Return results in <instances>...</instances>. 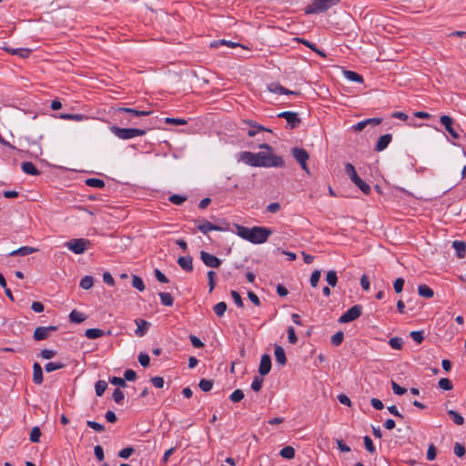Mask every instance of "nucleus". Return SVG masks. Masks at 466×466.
<instances>
[{
    "label": "nucleus",
    "instance_id": "obj_42",
    "mask_svg": "<svg viewBox=\"0 0 466 466\" xmlns=\"http://www.w3.org/2000/svg\"><path fill=\"white\" fill-rule=\"evenodd\" d=\"M107 383L105 380H98L96 383L95 389H96V394L97 396H102L106 390Z\"/></svg>",
    "mask_w": 466,
    "mask_h": 466
},
{
    "label": "nucleus",
    "instance_id": "obj_1",
    "mask_svg": "<svg viewBox=\"0 0 466 466\" xmlns=\"http://www.w3.org/2000/svg\"><path fill=\"white\" fill-rule=\"evenodd\" d=\"M259 148L266 149L258 153L244 151L240 153L239 160L251 167H282L285 161L282 157L273 154V148L268 144L259 145Z\"/></svg>",
    "mask_w": 466,
    "mask_h": 466
},
{
    "label": "nucleus",
    "instance_id": "obj_7",
    "mask_svg": "<svg viewBox=\"0 0 466 466\" xmlns=\"http://www.w3.org/2000/svg\"><path fill=\"white\" fill-rule=\"evenodd\" d=\"M292 157L296 159V161L300 165L301 168L306 171L307 173H309L307 161L309 159V153L304 149L300 147H293L291 150Z\"/></svg>",
    "mask_w": 466,
    "mask_h": 466
},
{
    "label": "nucleus",
    "instance_id": "obj_23",
    "mask_svg": "<svg viewBox=\"0 0 466 466\" xmlns=\"http://www.w3.org/2000/svg\"><path fill=\"white\" fill-rule=\"evenodd\" d=\"M22 170L28 175L37 176L40 174L39 170L35 167L32 162H23L21 165Z\"/></svg>",
    "mask_w": 466,
    "mask_h": 466
},
{
    "label": "nucleus",
    "instance_id": "obj_28",
    "mask_svg": "<svg viewBox=\"0 0 466 466\" xmlns=\"http://www.w3.org/2000/svg\"><path fill=\"white\" fill-rule=\"evenodd\" d=\"M105 332L100 329H88L86 330L85 335L90 339H95L102 337Z\"/></svg>",
    "mask_w": 466,
    "mask_h": 466
},
{
    "label": "nucleus",
    "instance_id": "obj_29",
    "mask_svg": "<svg viewBox=\"0 0 466 466\" xmlns=\"http://www.w3.org/2000/svg\"><path fill=\"white\" fill-rule=\"evenodd\" d=\"M260 131H268L271 132L270 129L264 127L263 126L252 124L250 126V128L248 130V135L249 137H255L257 134H258Z\"/></svg>",
    "mask_w": 466,
    "mask_h": 466
},
{
    "label": "nucleus",
    "instance_id": "obj_8",
    "mask_svg": "<svg viewBox=\"0 0 466 466\" xmlns=\"http://www.w3.org/2000/svg\"><path fill=\"white\" fill-rule=\"evenodd\" d=\"M362 312L361 305H354L350 308L344 314H342L339 319L340 323H349L357 319Z\"/></svg>",
    "mask_w": 466,
    "mask_h": 466
},
{
    "label": "nucleus",
    "instance_id": "obj_9",
    "mask_svg": "<svg viewBox=\"0 0 466 466\" xmlns=\"http://www.w3.org/2000/svg\"><path fill=\"white\" fill-rule=\"evenodd\" d=\"M279 117L284 118L289 128L293 129L299 126L301 120L299 117L298 113L291 111H284L278 115Z\"/></svg>",
    "mask_w": 466,
    "mask_h": 466
},
{
    "label": "nucleus",
    "instance_id": "obj_14",
    "mask_svg": "<svg viewBox=\"0 0 466 466\" xmlns=\"http://www.w3.org/2000/svg\"><path fill=\"white\" fill-rule=\"evenodd\" d=\"M268 89L271 93L279 94V95H297L298 94L297 92L287 89L286 87H284L278 82L270 83L268 86Z\"/></svg>",
    "mask_w": 466,
    "mask_h": 466
},
{
    "label": "nucleus",
    "instance_id": "obj_48",
    "mask_svg": "<svg viewBox=\"0 0 466 466\" xmlns=\"http://www.w3.org/2000/svg\"><path fill=\"white\" fill-rule=\"evenodd\" d=\"M439 387L444 390H451L453 386L450 379L442 378L439 380Z\"/></svg>",
    "mask_w": 466,
    "mask_h": 466
},
{
    "label": "nucleus",
    "instance_id": "obj_33",
    "mask_svg": "<svg viewBox=\"0 0 466 466\" xmlns=\"http://www.w3.org/2000/svg\"><path fill=\"white\" fill-rule=\"evenodd\" d=\"M159 297H160L161 303L163 305L168 306V307L173 305L174 299L170 293L160 292Z\"/></svg>",
    "mask_w": 466,
    "mask_h": 466
},
{
    "label": "nucleus",
    "instance_id": "obj_19",
    "mask_svg": "<svg viewBox=\"0 0 466 466\" xmlns=\"http://www.w3.org/2000/svg\"><path fill=\"white\" fill-rule=\"evenodd\" d=\"M118 111H119V112H123V113L129 114V115H131L132 116H137V117H139V116H148V115H150V114H151V111L137 110V109L129 108V107H119V108H118Z\"/></svg>",
    "mask_w": 466,
    "mask_h": 466
},
{
    "label": "nucleus",
    "instance_id": "obj_15",
    "mask_svg": "<svg viewBox=\"0 0 466 466\" xmlns=\"http://www.w3.org/2000/svg\"><path fill=\"white\" fill-rule=\"evenodd\" d=\"M392 136L390 134H385L378 139L375 145V151L380 152L388 147L389 144L391 142Z\"/></svg>",
    "mask_w": 466,
    "mask_h": 466
},
{
    "label": "nucleus",
    "instance_id": "obj_53",
    "mask_svg": "<svg viewBox=\"0 0 466 466\" xmlns=\"http://www.w3.org/2000/svg\"><path fill=\"white\" fill-rule=\"evenodd\" d=\"M363 441H364V446H365L366 450L370 453H374L376 449L372 442V440L369 436H365L363 438Z\"/></svg>",
    "mask_w": 466,
    "mask_h": 466
},
{
    "label": "nucleus",
    "instance_id": "obj_57",
    "mask_svg": "<svg viewBox=\"0 0 466 466\" xmlns=\"http://www.w3.org/2000/svg\"><path fill=\"white\" fill-rule=\"evenodd\" d=\"M86 424L89 428L93 429L96 431L102 432L105 431V427L96 421L87 420Z\"/></svg>",
    "mask_w": 466,
    "mask_h": 466
},
{
    "label": "nucleus",
    "instance_id": "obj_6",
    "mask_svg": "<svg viewBox=\"0 0 466 466\" xmlns=\"http://www.w3.org/2000/svg\"><path fill=\"white\" fill-rule=\"evenodd\" d=\"M90 244V241L85 238H73L66 243V246L73 251L75 254H83L87 246Z\"/></svg>",
    "mask_w": 466,
    "mask_h": 466
},
{
    "label": "nucleus",
    "instance_id": "obj_3",
    "mask_svg": "<svg viewBox=\"0 0 466 466\" xmlns=\"http://www.w3.org/2000/svg\"><path fill=\"white\" fill-rule=\"evenodd\" d=\"M110 131L119 139L127 140L146 135L147 131L141 128H122L116 126L109 127Z\"/></svg>",
    "mask_w": 466,
    "mask_h": 466
},
{
    "label": "nucleus",
    "instance_id": "obj_41",
    "mask_svg": "<svg viewBox=\"0 0 466 466\" xmlns=\"http://www.w3.org/2000/svg\"><path fill=\"white\" fill-rule=\"evenodd\" d=\"M132 286L139 291H143L145 289V284L142 279L136 275L132 278Z\"/></svg>",
    "mask_w": 466,
    "mask_h": 466
},
{
    "label": "nucleus",
    "instance_id": "obj_59",
    "mask_svg": "<svg viewBox=\"0 0 466 466\" xmlns=\"http://www.w3.org/2000/svg\"><path fill=\"white\" fill-rule=\"evenodd\" d=\"M133 452L134 449L132 447H127L119 451L118 456L122 459H128Z\"/></svg>",
    "mask_w": 466,
    "mask_h": 466
},
{
    "label": "nucleus",
    "instance_id": "obj_43",
    "mask_svg": "<svg viewBox=\"0 0 466 466\" xmlns=\"http://www.w3.org/2000/svg\"><path fill=\"white\" fill-rule=\"evenodd\" d=\"M244 398V393L241 390H235L229 396V400L236 403L242 400Z\"/></svg>",
    "mask_w": 466,
    "mask_h": 466
},
{
    "label": "nucleus",
    "instance_id": "obj_4",
    "mask_svg": "<svg viewBox=\"0 0 466 466\" xmlns=\"http://www.w3.org/2000/svg\"><path fill=\"white\" fill-rule=\"evenodd\" d=\"M345 172L350 177V180L365 194L370 193V187L363 181L357 174L354 166L350 163L345 165Z\"/></svg>",
    "mask_w": 466,
    "mask_h": 466
},
{
    "label": "nucleus",
    "instance_id": "obj_60",
    "mask_svg": "<svg viewBox=\"0 0 466 466\" xmlns=\"http://www.w3.org/2000/svg\"><path fill=\"white\" fill-rule=\"evenodd\" d=\"M391 388L396 395H403L404 393L407 392V390L405 388H402L395 381H391Z\"/></svg>",
    "mask_w": 466,
    "mask_h": 466
},
{
    "label": "nucleus",
    "instance_id": "obj_27",
    "mask_svg": "<svg viewBox=\"0 0 466 466\" xmlns=\"http://www.w3.org/2000/svg\"><path fill=\"white\" fill-rule=\"evenodd\" d=\"M418 293L420 296H421L423 298H427V299H431L434 295L433 290L429 286H427L425 284L420 285L418 287Z\"/></svg>",
    "mask_w": 466,
    "mask_h": 466
},
{
    "label": "nucleus",
    "instance_id": "obj_49",
    "mask_svg": "<svg viewBox=\"0 0 466 466\" xmlns=\"http://www.w3.org/2000/svg\"><path fill=\"white\" fill-rule=\"evenodd\" d=\"M41 431L38 427H34L30 433V441L34 443L39 442Z\"/></svg>",
    "mask_w": 466,
    "mask_h": 466
},
{
    "label": "nucleus",
    "instance_id": "obj_34",
    "mask_svg": "<svg viewBox=\"0 0 466 466\" xmlns=\"http://www.w3.org/2000/svg\"><path fill=\"white\" fill-rule=\"evenodd\" d=\"M86 185L92 187L102 188L105 187V182L102 179L92 177L86 180Z\"/></svg>",
    "mask_w": 466,
    "mask_h": 466
},
{
    "label": "nucleus",
    "instance_id": "obj_20",
    "mask_svg": "<svg viewBox=\"0 0 466 466\" xmlns=\"http://www.w3.org/2000/svg\"><path fill=\"white\" fill-rule=\"evenodd\" d=\"M193 259L190 256L180 257L177 259V264L186 271L191 272L193 270Z\"/></svg>",
    "mask_w": 466,
    "mask_h": 466
},
{
    "label": "nucleus",
    "instance_id": "obj_46",
    "mask_svg": "<svg viewBox=\"0 0 466 466\" xmlns=\"http://www.w3.org/2000/svg\"><path fill=\"white\" fill-rule=\"evenodd\" d=\"M168 199L174 205H182L186 201L187 198L182 195L174 194L170 196Z\"/></svg>",
    "mask_w": 466,
    "mask_h": 466
},
{
    "label": "nucleus",
    "instance_id": "obj_32",
    "mask_svg": "<svg viewBox=\"0 0 466 466\" xmlns=\"http://www.w3.org/2000/svg\"><path fill=\"white\" fill-rule=\"evenodd\" d=\"M279 454L285 459L291 460L295 457V450L291 446H286L280 450Z\"/></svg>",
    "mask_w": 466,
    "mask_h": 466
},
{
    "label": "nucleus",
    "instance_id": "obj_39",
    "mask_svg": "<svg viewBox=\"0 0 466 466\" xmlns=\"http://www.w3.org/2000/svg\"><path fill=\"white\" fill-rule=\"evenodd\" d=\"M227 304L224 301L218 302L214 306V312L218 317H222L227 310Z\"/></svg>",
    "mask_w": 466,
    "mask_h": 466
},
{
    "label": "nucleus",
    "instance_id": "obj_44",
    "mask_svg": "<svg viewBox=\"0 0 466 466\" xmlns=\"http://www.w3.org/2000/svg\"><path fill=\"white\" fill-rule=\"evenodd\" d=\"M64 367V364L61 362H48L45 365V370L46 372H52L56 370H60Z\"/></svg>",
    "mask_w": 466,
    "mask_h": 466
},
{
    "label": "nucleus",
    "instance_id": "obj_62",
    "mask_svg": "<svg viewBox=\"0 0 466 466\" xmlns=\"http://www.w3.org/2000/svg\"><path fill=\"white\" fill-rule=\"evenodd\" d=\"M465 452L466 451L464 445L456 442L454 445V453L456 454V456L461 458L465 455Z\"/></svg>",
    "mask_w": 466,
    "mask_h": 466
},
{
    "label": "nucleus",
    "instance_id": "obj_5",
    "mask_svg": "<svg viewBox=\"0 0 466 466\" xmlns=\"http://www.w3.org/2000/svg\"><path fill=\"white\" fill-rule=\"evenodd\" d=\"M270 234L271 230L267 228L253 227L251 228L248 241L254 244H261L268 240Z\"/></svg>",
    "mask_w": 466,
    "mask_h": 466
},
{
    "label": "nucleus",
    "instance_id": "obj_13",
    "mask_svg": "<svg viewBox=\"0 0 466 466\" xmlns=\"http://www.w3.org/2000/svg\"><path fill=\"white\" fill-rule=\"evenodd\" d=\"M271 370V359L268 354H263L260 360L258 372L261 376H265L269 373Z\"/></svg>",
    "mask_w": 466,
    "mask_h": 466
},
{
    "label": "nucleus",
    "instance_id": "obj_37",
    "mask_svg": "<svg viewBox=\"0 0 466 466\" xmlns=\"http://www.w3.org/2000/svg\"><path fill=\"white\" fill-rule=\"evenodd\" d=\"M93 284H94L93 277H91V276H85L80 280L79 286L83 289H89L90 288H92Z\"/></svg>",
    "mask_w": 466,
    "mask_h": 466
},
{
    "label": "nucleus",
    "instance_id": "obj_18",
    "mask_svg": "<svg viewBox=\"0 0 466 466\" xmlns=\"http://www.w3.org/2000/svg\"><path fill=\"white\" fill-rule=\"evenodd\" d=\"M137 328L135 331L136 335L138 336V337H142L146 334L148 327L150 326V323L144 320V319H137L135 320Z\"/></svg>",
    "mask_w": 466,
    "mask_h": 466
},
{
    "label": "nucleus",
    "instance_id": "obj_17",
    "mask_svg": "<svg viewBox=\"0 0 466 466\" xmlns=\"http://www.w3.org/2000/svg\"><path fill=\"white\" fill-rule=\"evenodd\" d=\"M452 248L456 251V255L459 258H463L466 256V243L461 240H454L452 242Z\"/></svg>",
    "mask_w": 466,
    "mask_h": 466
},
{
    "label": "nucleus",
    "instance_id": "obj_30",
    "mask_svg": "<svg viewBox=\"0 0 466 466\" xmlns=\"http://www.w3.org/2000/svg\"><path fill=\"white\" fill-rule=\"evenodd\" d=\"M69 319L73 323H81L86 319V318L83 313L74 309L69 314Z\"/></svg>",
    "mask_w": 466,
    "mask_h": 466
},
{
    "label": "nucleus",
    "instance_id": "obj_25",
    "mask_svg": "<svg viewBox=\"0 0 466 466\" xmlns=\"http://www.w3.org/2000/svg\"><path fill=\"white\" fill-rule=\"evenodd\" d=\"M343 75L348 80L352 82L363 83L364 81L363 76L354 71L345 70Z\"/></svg>",
    "mask_w": 466,
    "mask_h": 466
},
{
    "label": "nucleus",
    "instance_id": "obj_2",
    "mask_svg": "<svg viewBox=\"0 0 466 466\" xmlns=\"http://www.w3.org/2000/svg\"><path fill=\"white\" fill-rule=\"evenodd\" d=\"M339 1L340 0H313L305 7V13L307 15L323 13L338 5Z\"/></svg>",
    "mask_w": 466,
    "mask_h": 466
},
{
    "label": "nucleus",
    "instance_id": "obj_26",
    "mask_svg": "<svg viewBox=\"0 0 466 466\" xmlns=\"http://www.w3.org/2000/svg\"><path fill=\"white\" fill-rule=\"evenodd\" d=\"M48 336L49 334L45 327H37L34 331V339L37 341L46 339Z\"/></svg>",
    "mask_w": 466,
    "mask_h": 466
},
{
    "label": "nucleus",
    "instance_id": "obj_63",
    "mask_svg": "<svg viewBox=\"0 0 466 466\" xmlns=\"http://www.w3.org/2000/svg\"><path fill=\"white\" fill-rule=\"evenodd\" d=\"M231 297L235 302V304L238 307V308H242L244 306L243 304V300L239 295L238 292L235 291V290H232L231 291Z\"/></svg>",
    "mask_w": 466,
    "mask_h": 466
},
{
    "label": "nucleus",
    "instance_id": "obj_24",
    "mask_svg": "<svg viewBox=\"0 0 466 466\" xmlns=\"http://www.w3.org/2000/svg\"><path fill=\"white\" fill-rule=\"evenodd\" d=\"M36 251L35 248L28 246L21 247L9 253V256H27Z\"/></svg>",
    "mask_w": 466,
    "mask_h": 466
},
{
    "label": "nucleus",
    "instance_id": "obj_58",
    "mask_svg": "<svg viewBox=\"0 0 466 466\" xmlns=\"http://www.w3.org/2000/svg\"><path fill=\"white\" fill-rule=\"evenodd\" d=\"M124 398H125V396H124V393L122 390H120L119 389H116L114 390L113 400H115L116 403H117V404L122 403Z\"/></svg>",
    "mask_w": 466,
    "mask_h": 466
},
{
    "label": "nucleus",
    "instance_id": "obj_12",
    "mask_svg": "<svg viewBox=\"0 0 466 466\" xmlns=\"http://www.w3.org/2000/svg\"><path fill=\"white\" fill-rule=\"evenodd\" d=\"M200 258L209 268H217L221 265V260L218 258L203 250L200 251Z\"/></svg>",
    "mask_w": 466,
    "mask_h": 466
},
{
    "label": "nucleus",
    "instance_id": "obj_61",
    "mask_svg": "<svg viewBox=\"0 0 466 466\" xmlns=\"http://www.w3.org/2000/svg\"><path fill=\"white\" fill-rule=\"evenodd\" d=\"M404 279L402 278H398L394 283H393V288H394V290L396 293H400L403 289V286H404Z\"/></svg>",
    "mask_w": 466,
    "mask_h": 466
},
{
    "label": "nucleus",
    "instance_id": "obj_55",
    "mask_svg": "<svg viewBox=\"0 0 466 466\" xmlns=\"http://www.w3.org/2000/svg\"><path fill=\"white\" fill-rule=\"evenodd\" d=\"M320 270H315L312 272L311 276H310V285L313 287V288H316L318 286V283L319 281V279H320Z\"/></svg>",
    "mask_w": 466,
    "mask_h": 466
},
{
    "label": "nucleus",
    "instance_id": "obj_36",
    "mask_svg": "<svg viewBox=\"0 0 466 466\" xmlns=\"http://www.w3.org/2000/svg\"><path fill=\"white\" fill-rule=\"evenodd\" d=\"M449 416L452 419L453 422L457 425H462L464 423L463 417L455 410H448Z\"/></svg>",
    "mask_w": 466,
    "mask_h": 466
},
{
    "label": "nucleus",
    "instance_id": "obj_21",
    "mask_svg": "<svg viewBox=\"0 0 466 466\" xmlns=\"http://www.w3.org/2000/svg\"><path fill=\"white\" fill-rule=\"evenodd\" d=\"M33 381L39 385L43 382V370L39 363L35 362L33 365Z\"/></svg>",
    "mask_w": 466,
    "mask_h": 466
},
{
    "label": "nucleus",
    "instance_id": "obj_38",
    "mask_svg": "<svg viewBox=\"0 0 466 466\" xmlns=\"http://www.w3.org/2000/svg\"><path fill=\"white\" fill-rule=\"evenodd\" d=\"M238 235L241 237L243 239L249 240V235L251 228L244 227V226H237Z\"/></svg>",
    "mask_w": 466,
    "mask_h": 466
},
{
    "label": "nucleus",
    "instance_id": "obj_47",
    "mask_svg": "<svg viewBox=\"0 0 466 466\" xmlns=\"http://www.w3.org/2000/svg\"><path fill=\"white\" fill-rule=\"evenodd\" d=\"M198 385H199V388L201 389V390L208 392L212 389L213 382H212V380L202 379V380H200Z\"/></svg>",
    "mask_w": 466,
    "mask_h": 466
},
{
    "label": "nucleus",
    "instance_id": "obj_54",
    "mask_svg": "<svg viewBox=\"0 0 466 466\" xmlns=\"http://www.w3.org/2000/svg\"><path fill=\"white\" fill-rule=\"evenodd\" d=\"M287 333H288L289 342L290 344H296L297 341H298V338H297V335H296L294 328L291 327V326L289 327L288 329H287Z\"/></svg>",
    "mask_w": 466,
    "mask_h": 466
},
{
    "label": "nucleus",
    "instance_id": "obj_10",
    "mask_svg": "<svg viewBox=\"0 0 466 466\" xmlns=\"http://www.w3.org/2000/svg\"><path fill=\"white\" fill-rule=\"evenodd\" d=\"M194 223H195L197 228L203 234H208V232H210L212 230H216V231H223L224 230L223 228H221L218 225H215L207 220L197 219L194 221Z\"/></svg>",
    "mask_w": 466,
    "mask_h": 466
},
{
    "label": "nucleus",
    "instance_id": "obj_56",
    "mask_svg": "<svg viewBox=\"0 0 466 466\" xmlns=\"http://www.w3.org/2000/svg\"><path fill=\"white\" fill-rule=\"evenodd\" d=\"M138 361L142 367L146 368L149 365L150 358L147 353L140 352L138 355Z\"/></svg>",
    "mask_w": 466,
    "mask_h": 466
},
{
    "label": "nucleus",
    "instance_id": "obj_64",
    "mask_svg": "<svg viewBox=\"0 0 466 466\" xmlns=\"http://www.w3.org/2000/svg\"><path fill=\"white\" fill-rule=\"evenodd\" d=\"M94 453H95L96 458L99 461L104 460V458H105L104 450H103V448L100 445H96L94 448Z\"/></svg>",
    "mask_w": 466,
    "mask_h": 466
},
{
    "label": "nucleus",
    "instance_id": "obj_22",
    "mask_svg": "<svg viewBox=\"0 0 466 466\" xmlns=\"http://www.w3.org/2000/svg\"><path fill=\"white\" fill-rule=\"evenodd\" d=\"M274 355L276 358V361L284 366L287 363V358L284 351V349L281 346H276L274 350Z\"/></svg>",
    "mask_w": 466,
    "mask_h": 466
},
{
    "label": "nucleus",
    "instance_id": "obj_16",
    "mask_svg": "<svg viewBox=\"0 0 466 466\" xmlns=\"http://www.w3.org/2000/svg\"><path fill=\"white\" fill-rule=\"evenodd\" d=\"M3 49L5 50L6 52H8L9 54L11 55H14V56H18L22 58H26L30 56V54L32 53V50L29 49V48H12V47H7V46H3Z\"/></svg>",
    "mask_w": 466,
    "mask_h": 466
},
{
    "label": "nucleus",
    "instance_id": "obj_51",
    "mask_svg": "<svg viewBox=\"0 0 466 466\" xmlns=\"http://www.w3.org/2000/svg\"><path fill=\"white\" fill-rule=\"evenodd\" d=\"M263 384V378L256 376L251 383V389L254 391H259Z\"/></svg>",
    "mask_w": 466,
    "mask_h": 466
},
{
    "label": "nucleus",
    "instance_id": "obj_50",
    "mask_svg": "<svg viewBox=\"0 0 466 466\" xmlns=\"http://www.w3.org/2000/svg\"><path fill=\"white\" fill-rule=\"evenodd\" d=\"M389 344L394 350H400L402 348L403 342L400 338L394 337L390 339Z\"/></svg>",
    "mask_w": 466,
    "mask_h": 466
},
{
    "label": "nucleus",
    "instance_id": "obj_45",
    "mask_svg": "<svg viewBox=\"0 0 466 466\" xmlns=\"http://www.w3.org/2000/svg\"><path fill=\"white\" fill-rule=\"evenodd\" d=\"M343 339L344 333L342 331H338L331 337V344L334 346H339L342 343Z\"/></svg>",
    "mask_w": 466,
    "mask_h": 466
},
{
    "label": "nucleus",
    "instance_id": "obj_40",
    "mask_svg": "<svg viewBox=\"0 0 466 466\" xmlns=\"http://www.w3.org/2000/svg\"><path fill=\"white\" fill-rule=\"evenodd\" d=\"M60 117L66 120L75 121H82L86 118V116L82 114H62Z\"/></svg>",
    "mask_w": 466,
    "mask_h": 466
},
{
    "label": "nucleus",
    "instance_id": "obj_52",
    "mask_svg": "<svg viewBox=\"0 0 466 466\" xmlns=\"http://www.w3.org/2000/svg\"><path fill=\"white\" fill-rule=\"evenodd\" d=\"M410 337L411 339L417 343V344H420L423 339H424V333L423 331H411L410 332Z\"/></svg>",
    "mask_w": 466,
    "mask_h": 466
},
{
    "label": "nucleus",
    "instance_id": "obj_35",
    "mask_svg": "<svg viewBox=\"0 0 466 466\" xmlns=\"http://www.w3.org/2000/svg\"><path fill=\"white\" fill-rule=\"evenodd\" d=\"M326 281L331 287H335L338 283L337 272L335 270H329L326 275Z\"/></svg>",
    "mask_w": 466,
    "mask_h": 466
},
{
    "label": "nucleus",
    "instance_id": "obj_31",
    "mask_svg": "<svg viewBox=\"0 0 466 466\" xmlns=\"http://www.w3.org/2000/svg\"><path fill=\"white\" fill-rule=\"evenodd\" d=\"M220 46H227L228 47H231L232 48V47L238 46V44L234 43V42H231V41H227V40H224V39L213 41V42L210 43V47H213V48H218Z\"/></svg>",
    "mask_w": 466,
    "mask_h": 466
},
{
    "label": "nucleus",
    "instance_id": "obj_11",
    "mask_svg": "<svg viewBox=\"0 0 466 466\" xmlns=\"http://www.w3.org/2000/svg\"><path fill=\"white\" fill-rule=\"evenodd\" d=\"M441 125L444 126L446 131L454 139L460 138V134L454 128V120L449 116H441L440 119Z\"/></svg>",
    "mask_w": 466,
    "mask_h": 466
}]
</instances>
